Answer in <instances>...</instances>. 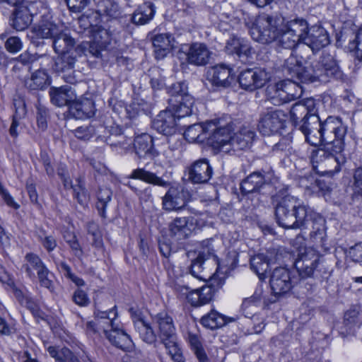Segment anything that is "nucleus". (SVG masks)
Instances as JSON below:
<instances>
[{
    "instance_id": "1",
    "label": "nucleus",
    "mask_w": 362,
    "mask_h": 362,
    "mask_svg": "<svg viewBox=\"0 0 362 362\" xmlns=\"http://www.w3.org/2000/svg\"><path fill=\"white\" fill-rule=\"evenodd\" d=\"M307 21L303 18H288L280 13H262L257 16L250 28L252 38L262 44L276 42L286 49L295 48L303 42Z\"/></svg>"
},
{
    "instance_id": "2",
    "label": "nucleus",
    "mask_w": 362,
    "mask_h": 362,
    "mask_svg": "<svg viewBox=\"0 0 362 362\" xmlns=\"http://www.w3.org/2000/svg\"><path fill=\"white\" fill-rule=\"evenodd\" d=\"M277 223L288 229H302L307 226L308 222H313L310 238L321 242L325 233V220L317 213L298 198L286 195L278 203L275 209Z\"/></svg>"
},
{
    "instance_id": "3",
    "label": "nucleus",
    "mask_w": 362,
    "mask_h": 362,
    "mask_svg": "<svg viewBox=\"0 0 362 362\" xmlns=\"http://www.w3.org/2000/svg\"><path fill=\"white\" fill-rule=\"evenodd\" d=\"M284 71L291 78L303 83L327 82L339 74V66L329 54H323L318 61L305 62L291 55L284 62Z\"/></svg>"
},
{
    "instance_id": "4",
    "label": "nucleus",
    "mask_w": 362,
    "mask_h": 362,
    "mask_svg": "<svg viewBox=\"0 0 362 362\" xmlns=\"http://www.w3.org/2000/svg\"><path fill=\"white\" fill-rule=\"evenodd\" d=\"M347 132V126L339 117H328L322 122V136L325 151H318L316 156L320 153L322 156L327 152L329 155L326 161L337 163L335 170H339V166L345 163L346 158L341 154L344 148V138Z\"/></svg>"
},
{
    "instance_id": "5",
    "label": "nucleus",
    "mask_w": 362,
    "mask_h": 362,
    "mask_svg": "<svg viewBox=\"0 0 362 362\" xmlns=\"http://www.w3.org/2000/svg\"><path fill=\"white\" fill-rule=\"evenodd\" d=\"M116 313L97 310L95 320L86 322V328L89 334L103 333L109 341L117 348L128 351L133 346L130 337L115 322Z\"/></svg>"
},
{
    "instance_id": "6",
    "label": "nucleus",
    "mask_w": 362,
    "mask_h": 362,
    "mask_svg": "<svg viewBox=\"0 0 362 362\" xmlns=\"http://www.w3.org/2000/svg\"><path fill=\"white\" fill-rule=\"evenodd\" d=\"M208 143L214 148L229 152L231 148V132L233 130L230 118L208 121Z\"/></svg>"
},
{
    "instance_id": "7",
    "label": "nucleus",
    "mask_w": 362,
    "mask_h": 362,
    "mask_svg": "<svg viewBox=\"0 0 362 362\" xmlns=\"http://www.w3.org/2000/svg\"><path fill=\"white\" fill-rule=\"evenodd\" d=\"M86 50L87 44L82 43L73 52L59 54V55L54 60L53 69L60 74L66 83H74L76 81L75 64L78 57L85 54Z\"/></svg>"
},
{
    "instance_id": "8",
    "label": "nucleus",
    "mask_w": 362,
    "mask_h": 362,
    "mask_svg": "<svg viewBox=\"0 0 362 362\" xmlns=\"http://www.w3.org/2000/svg\"><path fill=\"white\" fill-rule=\"evenodd\" d=\"M187 91V87L183 82L174 83L168 89L170 96L169 106L178 116H189L192 112L194 98Z\"/></svg>"
},
{
    "instance_id": "9",
    "label": "nucleus",
    "mask_w": 362,
    "mask_h": 362,
    "mask_svg": "<svg viewBox=\"0 0 362 362\" xmlns=\"http://www.w3.org/2000/svg\"><path fill=\"white\" fill-rule=\"evenodd\" d=\"M287 114L280 109H269L260 113L258 130L264 136L279 133L286 127Z\"/></svg>"
},
{
    "instance_id": "10",
    "label": "nucleus",
    "mask_w": 362,
    "mask_h": 362,
    "mask_svg": "<svg viewBox=\"0 0 362 362\" xmlns=\"http://www.w3.org/2000/svg\"><path fill=\"white\" fill-rule=\"evenodd\" d=\"M185 116H178L177 114L168 106L165 110L161 111L154 119L152 123L153 128L158 132L171 136L175 134L177 129V120Z\"/></svg>"
},
{
    "instance_id": "11",
    "label": "nucleus",
    "mask_w": 362,
    "mask_h": 362,
    "mask_svg": "<svg viewBox=\"0 0 362 362\" xmlns=\"http://www.w3.org/2000/svg\"><path fill=\"white\" fill-rule=\"evenodd\" d=\"M298 129L304 134L305 141L312 146H317L324 143L322 136V122L317 115L308 117Z\"/></svg>"
},
{
    "instance_id": "12",
    "label": "nucleus",
    "mask_w": 362,
    "mask_h": 362,
    "mask_svg": "<svg viewBox=\"0 0 362 362\" xmlns=\"http://www.w3.org/2000/svg\"><path fill=\"white\" fill-rule=\"evenodd\" d=\"M312 49L318 51L329 44V37L327 30L320 25H315L309 27L303 33V42Z\"/></svg>"
},
{
    "instance_id": "13",
    "label": "nucleus",
    "mask_w": 362,
    "mask_h": 362,
    "mask_svg": "<svg viewBox=\"0 0 362 362\" xmlns=\"http://www.w3.org/2000/svg\"><path fill=\"white\" fill-rule=\"evenodd\" d=\"M153 321L158 327V337L164 345L176 341L175 327L172 317L162 312L153 317Z\"/></svg>"
},
{
    "instance_id": "14",
    "label": "nucleus",
    "mask_w": 362,
    "mask_h": 362,
    "mask_svg": "<svg viewBox=\"0 0 362 362\" xmlns=\"http://www.w3.org/2000/svg\"><path fill=\"white\" fill-rule=\"evenodd\" d=\"M23 8L16 9L13 18L11 20V25L17 31H21L27 28L32 22L33 16L37 12L35 11V5L38 7L41 2L37 0L27 1Z\"/></svg>"
},
{
    "instance_id": "15",
    "label": "nucleus",
    "mask_w": 362,
    "mask_h": 362,
    "mask_svg": "<svg viewBox=\"0 0 362 362\" xmlns=\"http://www.w3.org/2000/svg\"><path fill=\"white\" fill-rule=\"evenodd\" d=\"M267 79V73L259 69H246L243 71L238 77L240 86L245 90H250L262 87Z\"/></svg>"
},
{
    "instance_id": "16",
    "label": "nucleus",
    "mask_w": 362,
    "mask_h": 362,
    "mask_svg": "<svg viewBox=\"0 0 362 362\" xmlns=\"http://www.w3.org/2000/svg\"><path fill=\"white\" fill-rule=\"evenodd\" d=\"M194 218L177 217L168 224L170 236L175 240L187 238L194 229Z\"/></svg>"
},
{
    "instance_id": "17",
    "label": "nucleus",
    "mask_w": 362,
    "mask_h": 362,
    "mask_svg": "<svg viewBox=\"0 0 362 362\" xmlns=\"http://www.w3.org/2000/svg\"><path fill=\"white\" fill-rule=\"evenodd\" d=\"M212 174V168L206 159L196 160L187 168L188 180L193 184L206 183Z\"/></svg>"
},
{
    "instance_id": "18",
    "label": "nucleus",
    "mask_w": 362,
    "mask_h": 362,
    "mask_svg": "<svg viewBox=\"0 0 362 362\" xmlns=\"http://www.w3.org/2000/svg\"><path fill=\"white\" fill-rule=\"evenodd\" d=\"M269 283L276 296L286 293L292 287L289 271L284 267L276 268L271 274Z\"/></svg>"
},
{
    "instance_id": "19",
    "label": "nucleus",
    "mask_w": 362,
    "mask_h": 362,
    "mask_svg": "<svg viewBox=\"0 0 362 362\" xmlns=\"http://www.w3.org/2000/svg\"><path fill=\"white\" fill-rule=\"evenodd\" d=\"M187 201L183 190L170 187L162 198V206L165 211H180L185 208Z\"/></svg>"
},
{
    "instance_id": "20",
    "label": "nucleus",
    "mask_w": 362,
    "mask_h": 362,
    "mask_svg": "<svg viewBox=\"0 0 362 362\" xmlns=\"http://www.w3.org/2000/svg\"><path fill=\"white\" fill-rule=\"evenodd\" d=\"M51 103L57 107L69 106L76 100V93L70 86L51 87L49 91Z\"/></svg>"
},
{
    "instance_id": "21",
    "label": "nucleus",
    "mask_w": 362,
    "mask_h": 362,
    "mask_svg": "<svg viewBox=\"0 0 362 362\" xmlns=\"http://www.w3.org/2000/svg\"><path fill=\"white\" fill-rule=\"evenodd\" d=\"M89 33L93 40V42L92 45H88V42H86L87 47H89L90 49H90V52L98 57L100 50L105 48L110 42V33L101 26L95 25L90 28Z\"/></svg>"
},
{
    "instance_id": "22",
    "label": "nucleus",
    "mask_w": 362,
    "mask_h": 362,
    "mask_svg": "<svg viewBox=\"0 0 362 362\" xmlns=\"http://www.w3.org/2000/svg\"><path fill=\"white\" fill-rule=\"evenodd\" d=\"M211 52L202 42H194L189 45L187 52V62L196 66L206 65L211 58Z\"/></svg>"
},
{
    "instance_id": "23",
    "label": "nucleus",
    "mask_w": 362,
    "mask_h": 362,
    "mask_svg": "<svg viewBox=\"0 0 362 362\" xmlns=\"http://www.w3.org/2000/svg\"><path fill=\"white\" fill-rule=\"evenodd\" d=\"M134 148L139 158H153L158 155L153 147V138L148 134H142L135 137Z\"/></svg>"
},
{
    "instance_id": "24",
    "label": "nucleus",
    "mask_w": 362,
    "mask_h": 362,
    "mask_svg": "<svg viewBox=\"0 0 362 362\" xmlns=\"http://www.w3.org/2000/svg\"><path fill=\"white\" fill-rule=\"evenodd\" d=\"M156 58L163 59L174 48L175 40L170 33L157 34L152 38Z\"/></svg>"
},
{
    "instance_id": "25",
    "label": "nucleus",
    "mask_w": 362,
    "mask_h": 362,
    "mask_svg": "<svg viewBox=\"0 0 362 362\" xmlns=\"http://www.w3.org/2000/svg\"><path fill=\"white\" fill-rule=\"evenodd\" d=\"M215 252L211 240H206L202 243V250L198 257L192 262L190 267L191 275L198 279L204 280V276L201 274L202 272V264L204 259L214 256Z\"/></svg>"
},
{
    "instance_id": "26",
    "label": "nucleus",
    "mask_w": 362,
    "mask_h": 362,
    "mask_svg": "<svg viewBox=\"0 0 362 362\" xmlns=\"http://www.w3.org/2000/svg\"><path fill=\"white\" fill-rule=\"evenodd\" d=\"M70 113L74 117L78 119L89 118L95 115V105L92 100L88 98H78L76 97L71 105H70Z\"/></svg>"
},
{
    "instance_id": "27",
    "label": "nucleus",
    "mask_w": 362,
    "mask_h": 362,
    "mask_svg": "<svg viewBox=\"0 0 362 362\" xmlns=\"http://www.w3.org/2000/svg\"><path fill=\"white\" fill-rule=\"evenodd\" d=\"M231 69L224 64L216 65L210 70L209 80L217 87H228L233 80Z\"/></svg>"
},
{
    "instance_id": "28",
    "label": "nucleus",
    "mask_w": 362,
    "mask_h": 362,
    "mask_svg": "<svg viewBox=\"0 0 362 362\" xmlns=\"http://www.w3.org/2000/svg\"><path fill=\"white\" fill-rule=\"evenodd\" d=\"M50 18L49 15L43 14L39 24L33 28V33L37 37L53 39L57 34L59 33L62 27L54 23Z\"/></svg>"
},
{
    "instance_id": "29",
    "label": "nucleus",
    "mask_w": 362,
    "mask_h": 362,
    "mask_svg": "<svg viewBox=\"0 0 362 362\" xmlns=\"http://www.w3.org/2000/svg\"><path fill=\"white\" fill-rule=\"evenodd\" d=\"M267 184L265 174L257 171L252 173L242 181L240 189L244 194L255 193L259 192Z\"/></svg>"
},
{
    "instance_id": "30",
    "label": "nucleus",
    "mask_w": 362,
    "mask_h": 362,
    "mask_svg": "<svg viewBox=\"0 0 362 362\" xmlns=\"http://www.w3.org/2000/svg\"><path fill=\"white\" fill-rule=\"evenodd\" d=\"M255 136V131L248 127H243L233 136L231 148L234 151L245 150L250 147Z\"/></svg>"
},
{
    "instance_id": "31",
    "label": "nucleus",
    "mask_w": 362,
    "mask_h": 362,
    "mask_svg": "<svg viewBox=\"0 0 362 362\" xmlns=\"http://www.w3.org/2000/svg\"><path fill=\"white\" fill-rule=\"evenodd\" d=\"M214 288L206 285L200 288H195L189 295V303L194 307H199L211 302L214 294Z\"/></svg>"
},
{
    "instance_id": "32",
    "label": "nucleus",
    "mask_w": 362,
    "mask_h": 362,
    "mask_svg": "<svg viewBox=\"0 0 362 362\" xmlns=\"http://www.w3.org/2000/svg\"><path fill=\"white\" fill-rule=\"evenodd\" d=\"M52 45L55 52L58 54L71 52L76 49L74 39L64 32L62 28L59 30V33L52 39Z\"/></svg>"
},
{
    "instance_id": "33",
    "label": "nucleus",
    "mask_w": 362,
    "mask_h": 362,
    "mask_svg": "<svg viewBox=\"0 0 362 362\" xmlns=\"http://www.w3.org/2000/svg\"><path fill=\"white\" fill-rule=\"evenodd\" d=\"M129 178L136 179L162 187H168L170 182L164 180L162 177L157 176L155 173L148 171L144 168H136L134 170Z\"/></svg>"
},
{
    "instance_id": "34",
    "label": "nucleus",
    "mask_w": 362,
    "mask_h": 362,
    "mask_svg": "<svg viewBox=\"0 0 362 362\" xmlns=\"http://www.w3.org/2000/svg\"><path fill=\"white\" fill-rule=\"evenodd\" d=\"M155 11L150 2L144 3L138 6L130 19L133 23L142 25L148 23L153 17Z\"/></svg>"
},
{
    "instance_id": "35",
    "label": "nucleus",
    "mask_w": 362,
    "mask_h": 362,
    "mask_svg": "<svg viewBox=\"0 0 362 362\" xmlns=\"http://www.w3.org/2000/svg\"><path fill=\"white\" fill-rule=\"evenodd\" d=\"M207 127L208 121L204 124H194L185 130L184 136L189 142H203L207 139Z\"/></svg>"
},
{
    "instance_id": "36",
    "label": "nucleus",
    "mask_w": 362,
    "mask_h": 362,
    "mask_svg": "<svg viewBox=\"0 0 362 362\" xmlns=\"http://www.w3.org/2000/svg\"><path fill=\"white\" fill-rule=\"evenodd\" d=\"M263 298V293L261 289L257 290L250 298L244 299L242 303V310L247 317H251L256 313Z\"/></svg>"
},
{
    "instance_id": "37",
    "label": "nucleus",
    "mask_w": 362,
    "mask_h": 362,
    "mask_svg": "<svg viewBox=\"0 0 362 362\" xmlns=\"http://www.w3.org/2000/svg\"><path fill=\"white\" fill-rule=\"evenodd\" d=\"M362 323V318L360 315V308L358 306L350 308L344 316V325L349 333H352L356 328L360 327Z\"/></svg>"
},
{
    "instance_id": "38",
    "label": "nucleus",
    "mask_w": 362,
    "mask_h": 362,
    "mask_svg": "<svg viewBox=\"0 0 362 362\" xmlns=\"http://www.w3.org/2000/svg\"><path fill=\"white\" fill-rule=\"evenodd\" d=\"M134 327L140 338L146 343L152 344L156 341V335L151 325L144 319L134 321Z\"/></svg>"
},
{
    "instance_id": "39",
    "label": "nucleus",
    "mask_w": 362,
    "mask_h": 362,
    "mask_svg": "<svg viewBox=\"0 0 362 362\" xmlns=\"http://www.w3.org/2000/svg\"><path fill=\"white\" fill-rule=\"evenodd\" d=\"M267 98L274 105H280L286 102V95L282 88L281 81L271 84L267 86L266 90Z\"/></svg>"
},
{
    "instance_id": "40",
    "label": "nucleus",
    "mask_w": 362,
    "mask_h": 362,
    "mask_svg": "<svg viewBox=\"0 0 362 362\" xmlns=\"http://www.w3.org/2000/svg\"><path fill=\"white\" fill-rule=\"evenodd\" d=\"M320 257L316 250L311 247L300 249L295 263H303L304 267H317Z\"/></svg>"
},
{
    "instance_id": "41",
    "label": "nucleus",
    "mask_w": 362,
    "mask_h": 362,
    "mask_svg": "<svg viewBox=\"0 0 362 362\" xmlns=\"http://www.w3.org/2000/svg\"><path fill=\"white\" fill-rule=\"evenodd\" d=\"M48 84V75L45 70L36 71L25 81V86L31 90H42Z\"/></svg>"
},
{
    "instance_id": "42",
    "label": "nucleus",
    "mask_w": 362,
    "mask_h": 362,
    "mask_svg": "<svg viewBox=\"0 0 362 362\" xmlns=\"http://www.w3.org/2000/svg\"><path fill=\"white\" fill-rule=\"evenodd\" d=\"M228 322V318L215 310L202 317V324L209 329H214L221 327Z\"/></svg>"
},
{
    "instance_id": "43",
    "label": "nucleus",
    "mask_w": 362,
    "mask_h": 362,
    "mask_svg": "<svg viewBox=\"0 0 362 362\" xmlns=\"http://www.w3.org/2000/svg\"><path fill=\"white\" fill-rule=\"evenodd\" d=\"M269 259L264 254H258L250 259L251 269L259 276L260 279L264 278V274L269 269Z\"/></svg>"
},
{
    "instance_id": "44",
    "label": "nucleus",
    "mask_w": 362,
    "mask_h": 362,
    "mask_svg": "<svg viewBox=\"0 0 362 362\" xmlns=\"http://www.w3.org/2000/svg\"><path fill=\"white\" fill-rule=\"evenodd\" d=\"M312 115L313 114L310 113L306 105L301 103L294 104L290 110L291 119L296 126H298L299 124H302L308 117Z\"/></svg>"
},
{
    "instance_id": "45",
    "label": "nucleus",
    "mask_w": 362,
    "mask_h": 362,
    "mask_svg": "<svg viewBox=\"0 0 362 362\" xmlns=\"http://www.w3.org/2000/svg\"><path fill=\"white\" fill-rule=\"evenodd\" d=\"M25 259L27 263L25 264L23 267L30 277L34 276V273L32 272V269H35L37 274L40 271H42L43 269L47 267L42 259L37 255L33 253L27 254Z\"/></svg>"
},
{
    "instance_id": "46",
    "label": "nucleus",
    "mask_w": 362,
    "mask_h": 362,
    "mask_svg": "<svg viewBox=\"0 0 362 362\" xmlns=\"http://www.w3.org/2000/svg\"><path fill=\"white\" fill-rule=\"evenodd\" d=\"M282 88L286 95V102H289L299 98L301 95V88L298 85L297 82L291 80L281 81Z\"/></svg>"
},
{
    "instance_id": "47",
    "label": "nucleus",
    "mask_w": 362,
    "mask_h": 362,
    "mask_svg": "<svg viewBox=\"0 0 362 362\" xmlns=\"http://www.w3.org/2000/svg\"><path fill=\"white\" fill-rule=\"evenodd\" d=\"M112 194L111 189L107 187L100 188L98 191L96 208L99 214L103 218L105 217V209L111 200Z\"/></svg>"
},
{
    "instance_id": "48",
    "label": "nucleus",
    "mask_w": 362,
    "mask_h": 362,
    "mask_svg": "<svg viewBox=\"0 0 362 362\" xmlns=\"http://www.w3.org/2000/svg\"><path fill=\"white\" fill-rule=\"evenodd\" d=\"M36 107L37 127L42 131H44L47 127L48 110L40 103L37 105Z\"/></svg>"
},
{
    "instance_id": "49",
    "label": "nucleus",
    "mask_w": 362,
    "mask_h": 362,
    "mask_svg": "<svg viewBox=\"0 0 362 362\" xmlns=\"http://www.w3.org/2000/svg\"><path fill=\"white\" fill-rule=\"evenodd\" d=\"M88 232L93 236V245L96 247H102L103 238L98 226L92 222L88 224Z\"/></svg>"
},
{
    "instance_id": "50",
    "label": "nucleus",
    "mask_w": 362,
    "mask_h": 362,
    "mask_svg": "<svg viewBox=\"0 0 362 362\" xmlns=\"http://www.w3.org/2000/svg\"><path fill=\"white\" fill-rule=\"evenodd\" d=\"M95 128L93 125H83L74 130V135L78 139L88 140L95 134Z\"/></svg>"
},
{
    "instance_id": "51",
    "label": "nucleus",
    "mask_w": 362,
    "mask_h": 362,
    "mask_svg": "<svg viewBox=\"0 0 362 362\" xmlns=\"http://www.w3.org/2000/svg\"><path fill=\"white\" fill-rule=\"evenodd\" d=\"M299 183L302 187L313 192L320 187V181L312 175L301 177Z\"/></svg>"
},
{
    "instance_id": "52",
    "label": "nucleus",
    "mask_w": 362,
    "mask_h": 362,
    "mask_svg": "<svg viewBox=\"0 0 362 362\" xmlns=\"http://www.w3.org/2000/svg\"><path fill=\"white\" fill-rule=\"evenodd\" d=\"M74 197L77 199L79 204L85 205L87 204L88 197L86 191L80 180H78V184L74 187Z\"/></svg>"
},
{
    "instance_id": "53",
    "label": "nucleus",
    "mask_w": 362,
    "mask_h": 362,
    "mask_svg": "<svg viewBox=\"0 0 362 362\" xmlns=\"http://www.w3.org/2000/svg\"><path fill=\"white\" fill-rule=\"evenodd\" d=\"M165 346L168 350V354L175 362H185L181 350L176 341L165 345Z\"/></svg>"
},
{
    "instance_id": "54",
    "label": "nucleus",
    "mask_w": 362,
    "mask_h": 362,
    "mask_svg": "<svg viewBox=\"0 0 362 362\" xmlns=\"http://www.w3.org/2000/svg\"><path fill=\"white\" fill-rule=\"evenodd\" d=\"M51 275L49 269L45 267L42 271L37 273L40 284L42 286L47 288V289L53 290V282L50 279L49 276Z\"/></svg>"
},
{
    "instance_id": "55",
    "label": "nucleus",
    "mask_w": 362,
    "mask_h": 362,
    "mask_svg": "<svg viewBox=\"0 0 362 362\" xmlns=\"http://www.w3.org/2000/svg\"><path fill=\"white\" fill-rule=\"evenodd\" d=\"M59 269L64 273L65 276L70 279L77 286H83L84 284V281L82 279L77 277L71 273L70 267L65 262H60Z\"/></svg>"
},
{
    "instance_id": "56",
    "label": "nucleus",
    "mask_w": 362,
    "mask_h": 362,
    "mask_svg": "<svg viewBox=\"0 0 362 362\" xmlns=\"http://www.w3.org/2000/svg\"><path fill=\"white\" fill-rule=\"evenodd\" d=\"M69 10L72 12L82 11L89 4L90 0H66Z\"/></svg>"
},
{
    "instance_id": "57",
    "label": "nucleus",
    "mask_w": 362,
    "mask_h": 362,
    "mask_svg": "<svg viewBox=\"0 0 362 362\" xmlns=\"http://www.w3.org/2000/svg\"><path fill=\"white\" fill-rule=\"evenodd\" d=\"M6 49L11 53L19 52L22 48V42L18 37H11L5 43Z\"/></svg>"
},
{
    "instance_id": "58",
    "label": "nucleus",
    "mask_w": 362,
    "mask_h": 362,
    "mask_svg": "<svg viewBox=\"0 0 362 362\" xmlns=\"http://www.w3.org/2000/svg\"><path fill=\"white\" fill-rule=\"evenodd\" d=\"M57 362H80L79 359L69 349H62L57 358Z\"/></svg>"
},
{
    "instance_id": "59",
    "label": "nucleus",
    "mask_w": 362,
    "mask_h": 362,
    "mask_svg": "<svg viewBox=\"0 0 362 362\" xmlns=\"http://www.w3.org/2000/svg\"><path fill=\"white\" fill-rule=\"evenodd\" d=\"M194 290L192 285L187 284H177L175 285V291L182 298H185L189 302V295Z\"/></svg>"
},
{
    "instance_id": "60",
    "label": "nucleus",
    "mask_w": 362,
    "mask_h": 362,
    "mask_svg": "<svg viewBox=\"0 0 362 362\" xmlns=\"http://www.w3.org/2000/svg\"><path fill=\"white\" fill-rule=\"evenodd\" d=\"M349 255L354 262H362V242L351 247L349 250Z\"/></svg>"
},
{
    "instance_id": "61",
    "label": "nucleus",
    "mask_w": 362,
    "mask_h": 362,
    "mask_svg": "<svg viewBox=\"0 0 362 362\" xmlns=\"http://www.w3.org/2000/svg\"><path fill=\"white\" fill-rule=\"evenodd\" d=\"M104 12L112 18H117L120 16L119 7L117 4L107 1Z\"/></svg>"
},
{
    "instance_id": "62",
    "label": "nucleus",
    "mask_w": 362,
    "mask_h": 362,
    "mask_svg": "<svg viewBox=\"0 0 362 362\" xmlns=\"http://www.w3.org/2000/svg\"><path fill=\"white\" fill-rule=\"evenodd\" d=\"M243 38L232 37L228 40L226 45V50L228 54L237 53Z\"/></svg>"
},
{
    "instance_id": "63",
    "label": "nucleus",
    "mask_w": 362,
    "mask_h": 362,
    "mask_svg": "<svg viewBox=\"0 0 362 362\" xmlns=\"http://www.w3.org/2000/svg\"><path fill=\"white\" fill-rule=\"evenodd\" d=\"M73 300L80 306H86L89 303V298L86 293L81 289H78L74 292Z\"/></svg>"
},
{
    "instance_id": "64",
    "label": "nucleus",
    "mask_w": 362,
    "mask_h": 362,
    "mask_svg": "<svg viewBox=\"0 0 362 362\" xmlns=\"http://www.w3.org/2000/svg\"><path fill=\"white\" fill-rule=\"evenodd\" d=\"M295 267L302 278H308L312 276L317 267H304L303 263H295Z\"/></svg>"
}]
</instances>
